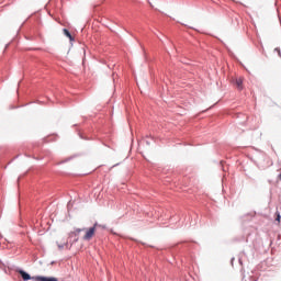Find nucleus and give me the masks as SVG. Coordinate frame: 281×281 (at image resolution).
I'll use <instances>...</instances> for the list:
<instances>
[{"label":"nucleus","mask_w":281,"mask_h":281,"mask_svg":"<svg viewBox=\"0 0 281 281\" xmlns=\"http://www.w3.org/2000/svg\"><path fill=\"white\" fill-rule=\"evenodd\" d=\"M95 227H98V224H94L92 227L86 229L83 240H91V238H93V236H95Z\"/></svg>","instance_id":"f257e3e1"},{"label":"nucleus","mask_w":281,"mask_h":281,"mask_svg":"<svg viewBox=\"0 0 281 281\" xmlns=\"http://www.w3.org/2000/svg\"><path fill=\"white\" fill-rule=\"evenodd\" d=\"M36 280H38V281H58V279L54 278V277H36Z\"/></svg>","instance_id":"f03ea898"},{"label":"nucleus","mask_w":281,"mask_h":281,"mask_svg":"<svg viewBox=\"0 0 281 281\" xmlns=\"http://www.w3.org/2000/svg\"><path fill=\"white\" fill-rule=\"evenodd\" d=\"M18 273H20V276H22L23 280L25 281L32 280V277H30V274L23 270H19Z\"/></svg>","instance_id":"7ed1b4c3"},{"label":"nucleus","mask_w":281,"mask_h":281,"mask_svg":"<svg viewBox=\"0 0 281 281\" xmlns=\"http://www.w3.org/2000/svg\"><path fill=\"white\" fill-rule=\"evenodd\" d=\"M235 85L237 87V89H239V91H241L243 89V78L241 77H238L235 79Z\"/></svg>","instance_id":"20e7f679"},{"label":"nucleus","mask_w":281,"mask_h":281,"mask_svg":"<svg viewBox=\"0 0 281 281\" xmlns=\"http://www.w3.org/2000/svg\"><path fill=\"white\" fill-rule=\"evenodd\" d=\"M64 34L67 36V38H69V41H74V36H71V33H69V30L64 29Z\"/></svg>","instance_id":"39448f33"},{"label":"nucleus","mask_w":281,"mask_h":281,"mask_svg":"<svg viewBox=\"0 0 281 281\" xmlns=\"http://www.w3.org/2000/svg\"><path fill=\"white\" fill-rule=\"evenodd\" d=\"M280 218H281L280 214L277 213V218H276V221H278V223H280Z\"/></svg>","instance_id":"423d86ee"},{"label":"nucleus","mask_w":281,"mask_h":281,"mask_svg":"<svg viewBox=\"0 0 281 281\" xmlns=\"http://www.w3.org/2000/svg\"><path fill=\"white\" fill-rule=\"evenodd\" d=\"M278 181H281V173L278 175Z\"/></svg>","instance_id":"0eeeda50"},{"label":"nucleus","mask_w":281,"mask_h":281,"mask_svg":"<svg viewBox=\"0 0 281 281\" xmlns=\"http://www.w3.org/2000/svg\"><path fill=\"white\" fill-rule=\"evenodd\" d=\"M77 232H78V233H80V232H85V229H80V228H79V229H77Z\"/></svg>","instance_id":"6e6552de"}]
</instances>
